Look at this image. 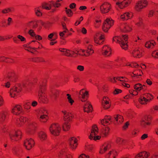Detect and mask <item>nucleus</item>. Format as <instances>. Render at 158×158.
I'll return each instance as SVG.
<instances>
[{
  "label": "nucleus",
  "mask_w": 158,
  "mask_h": 158,
  "mask_svg": "<svg viewBox=\"0 0 158 158\" xmlns=\"http://www.w3.org/2000/svg\"><path fill=\"white\" fill-rule=\"evenodd\" d=\"M116 77H114L113 79H112L111 78H109V80L110 81H111V82H112L113 83H116V80H117L116 79Z\"/></svg>",
  "instance_id": "nucleus-56"
},
{
  "label": "nucleus",
  "mask_w": 158,
  "mask_h": 158,
  "mask_svg": "<svg viewBox=\"0 0 158 158\" xmlns=\"http://www.w3.org/2000/svg\"><path fill=\"white\" fill-rule=\"evenodd\" d=\"M114 119L118 123V122L120 123L122 122L123 121V118L122 116L119 115H117L114 117Z\"/></svg>",
  "instance_id": "nucleus-40"
},
{
  "label": "nucleus",
  "mask_w": 158,
  "mask_h": 158,
  "mask_svg": "<svg viewBox=\"0 0 158 158\" xmlns=\"http://www.w3.org/2000/svg\"><path fill=\"white\" fill-rule=\"evenodd\" d=\"M78 158H89V156L84 154H82L79 156Z\"/></svg>",
  "instance_id": "nucleus-55"
},
{
  "label": "nucleus",
  "mask_w": 158,
  "mask_h": 158,
  "mask_svg": "<svg viewBox=\"0 0 158 158\" xmlns=\"http://www.w3.org/2000/svg\"><path fill=\"white\" fill-rule=\"evenodd\" d=\"M146 82L149 85H151L152 84V82L149 79H147L146 80Z\"/></svg>",
  "instance_id": "nucleus-63"
},
{
  "label": "nucleus",
  "mask_w": 158,
  "mask_h": 158,
  "mask_svg": "<svg viewBox=\"0 0 158 158\" xmlns=\"http://www.w3.org/2000/svg\"><path fill=\"white\" fill-rule=\"evenodd\" d=\"M64 114V119L65 121L64 125H63L62 127L64 131H66L68 130L70 128V125L68 122L71 120L72 118V115L71 113L67 112L66 111H63Z\"/></svg>",
  "instance_id": "nucleus-3"
},
{
  "label": "nucleus",
  "mask_w": 158,
  "mask_h": 158,
  "mask_svg": "<svg viewBox=\"0 0 158 158\" xmlns=\"http://www.w3.org/2000/svg\"><path fill=\"white\" fill-rule=\"evenodd\" d=\"M152 117L151 115L145 117L141 122V126L144 128L148 129V126L150 124L149 121L152 119Z\"/></svg>",
  "instance_id": "nucleus-11"
},
{
  "label": "nucleus",
  "mask_w": 158,
  "mask_h": 158,
  "mask_svg": "<svg viewBox=\"0 0 158 158\" xmlns=\"http://www.w3.org/2000/svg\"><path fill=\"white\" fill-rule=\"evenodd\" d=\"M76 139L74 137L70 138L69 140L70 148L72 150L75 149L77 146Z\"/></svg>",
  "instance_id": "nucleus-22"
},
{
  "label": "nucleus",
  "mask_w": 158,
  "mask_h": 158,
  "mask_svg": "<svg viewBox=\"0 0 158 158\" xmlns=\"http://www.w3.org/2000/svg\"><path fill=\"white\" fill-rule=\"evenodd\" d=\"M81 31L83 34H86L87 32V30L85 28L83 27L82 28Z\"/></svg>",
  "instance_id": "nucleus-64"
},
{
  "label": "nucleus",
  "mask_w": 158,
  "mask_h": 158,
  "mask_svg": "<svg viewBox=\"0 0 158 158\" xmlns=\"http://www.w3.org/2000/svg\"><path fill=\"white\" fill-rule=\"evenodd\" d=\"M15 80L14 74L13 73H9L7 76L4 79H3V81H14Z\"/></svg>",
  "instance_id": "nucleus-29"
},
{
  "label": "nucleus",
  "mask_w": 158,
  "mask_h": 158,
  "mask_svg": "<svg viewBox=\"0 0 158 158\" xmlns=\"http://www.w3.org/2000/svg\"><path fill=\"white\" fill-rule=\"evenodd\" d=\"M8 133L11 140L17 141L21 138V132L19 130L8 132Z\"/></svg>",
  "instance_id": "nucleus-6"
},
{
  "label": "nucleus",
  "mask_w": 158,
  "mask_h": 158,
  "mask_svg": "<svg viewBox=\"0 0 158 158\" xmlns=\"http://www.w3.org/2000/svg\"><path fill=\"white\" fill-rule=\"evenodd\" d=\"M60 4L57 2H55L52 1L48 2H45L42 4V8L45 9L47 10H49L51 9L52 6L55 7H58Z\"/></svg>",
  "instance_id": "nucleus-8"
},
{
  "label": "nucleus",
  "mask_w": 158,
  "mask_h": 158,
  "mask_svg": "<svg viewBox=\"0 0 158 158\" xmlns=\"http://www.w3.org/2000/svg\"><path fill=\"white\" fill-rule=\"evenodd\" d=\"M100 9L102 13H106L110 10V5L107 2H105L100 6Z\"/></svg>",
  "instance_id": "nucleus-12"
},
{
  "label": "nucleus",
  "mask_w": 158,
  "mask_h": 158,
  "mask_svg": "<svg viewBox=\"0 0 158 158\" xmlns=\"http://www.w3.org/2000/svg\"><path fill=\"white\" fill-rule=\"evenodd\" d=\"M153 57L158 58V50L153 52L152 54Z\"/></svg>",
  "instance_id": "nucleus-52"
},
{
  "label": "nucleus",
  "mask_w": 158,
  "mask_h": 158,
  "mask_svg": "<svg viewBox=\"0 0 158 158\" xmlns=\"http://www.w3.org/2000/svg\"><path fill=\"white\" fill-rule=\"evenodd\" d=\"M92 45H89L87 47V49L86 50V53L87 54H85L84 53L83 55L85 56H87L89 55H90L94 53V50L92 49Z\"/></svg>",
  "instance_id": "nucleus-32"
},
{
  "label": "nucleus",
  "mask_w": 158,
  "mask_h": 158,
  "mask_svg": "<svg viewBox=\"0 0 158 158\" xmlns=\"http://www.w3.org/2000/svg\"><path fill=\"white\" fill-rule=\"evenodd\" d=\"M123 31L124 32H128L130 31L131 29V25L128 23H126L123 26Z\"/></svg>",
  "instance_id": "nucleus-34"
},
{
  "label": "nucleus",
  "mask_w": 158,
  "mask_h": 158,
  "mask_svg": "<svg viewBox=\"0 0 158 158\" xmlns=\"http://www.w3.org/2000/svg\"><path fill=\"white\" fill-rule=\"evenodd\" d=\"M6 113L5 112L0 113V121H2L4 120L6 117Z\"/></svg>",
  "instance_id": "nucleus-45"
},
{
  "label": "nucleus",
  "mask_w": 158,
  "mask_h": 158,
  "mask_svg": "<svg viewBox=\"0 0 158 158\" xmlns=\"http://www.w3.org/2000/svg\"><path fill=\"white\" fill-rule=\"evenodd\" d=\"M61 127L58 123H54L49 127L51 133L54 135H58L61 130Z\"/></svg>",
  "instance_id": "nucleus-4"
},
{
  "label": "nucleus",
  "mask_w": 158,
  "mask_h": 158,
  "mask_svg": "<svg viewBox=\"0 0 158 158\" xmlns=\"http://www.w3.org/2000/svg\"><path fill=\"white\" fill-rule=\"evenodd\" d=\"M37 26V24L36 22H30L28 23L26 27V29H27V27H28L30 28H35Z\"/></svg>",
  "instance_id": "nucleus-36"
},
{
  "label": "nucleus",
  "mask_w": 158,
  "mask_h": 158,
  "mask_svg": "<svg viewBox=\"0 0 158 158\" xmlns=\"http://www.w3.org/2000/svg\"><path fill=\"white\" fill-rule=\"evenodd\" d=\"M116 79L117 80L119 81H120L122 82V85L127 88H129L130 87V85L127 84L125 82L123 81H126V80H127V79L125 77H117Z\"/></svg>",
  "instance_id": "nucleus-26"
},
{
  "label": "nucleus",
  "mask_w": 158,
  "mask_h": 158,
  "mask_svg": "<svg viewBox=\"0 0 158 158\" xmlns=\"http://www.w3.org/2000/svg\"><path fill=\"white\" fill-rule=\"evenodd\" d=\"M149 97H152V95L150 94H146L141 97L139 99V102L141 104H146L147 102L149 101Z\"/></svg>",
  "instance_id": "nucleus-17"
},
{
  "label": "nucleus",
  "mask_w": 158,
  "mask_h": 158,
  "mask_svg": "<svg viewBox=\"0 0 158 158\" xmlns=\"http://www.w3.org/2000/svg\"><path fill=\"white\" fill-rule=\"evenodd\" d=\"M98 133V129L97 127L94 125L93 126L91 133L89 136V138L91 139H94L95 140L100 139L101 137L99 136H96Z\"/></svg>",
  "instance_id": "nucleus-7"
},
{
  "label": "nucleus",
  "mask_w": 158,
  "mask_h": 158,
  "mask_svg": "<svg viewBox=\"0 0 158 158\" xmlns=\"http://www.w3.org/2000/svg\"><path fill=\"white\" fill-rule=\"evenodd\" d=\"M122 90L118 89H115L114 92V94H118L121 92Z\"/></svg>",
  "instance_id": "nucleus-54"
},
{
  "label": "nucleus",
  "mask_w": 158,
  "mask_h": 158,
  "mask_svg": "<svg viewBox=\"0 0 158 158\" xmlns=\"http://www.w3.org/2000/svg\"><path fill=\"white\" fill-rule=\"evenodd\" d=\"M30 83L29 82H24L22 85L19 87V88L17 87H14L11 89L10 92L11 97L12 98H15L18 93L21 91L22 89H28L30 86Z\"/></svg>",
  "instance_id": "nucleus-1"
},
{
  "label": "nucleus",
  "mask_w": 158,
  "mask_h": 158,
  "mask_svg": "<svg viewBox=\"0 0 158 158\" xmlns=\"http://www.w3.org/2000/svg\"><path fill=\"white\" fill-rule=\"evenodd\" d=\"M59 92V91L58 90H56L52 93L53 95L55 98H56L57 97Z\"/></svg>",
  "instance_id": "nucleus-53"
},
{
  "label": "nucleus",
  "mask_w": 158,
  "mask_h": 158,
  "mask_svg": "<svg viewBox=\"0 0 158 158\" xmlns=\"http://www.w3.org/2000/svg\"><path fill=\"white\" fill-rule=\"evenodd\" d=\"M66 95L67 96V99L68 100V102L71 105H72L74 102V101L72 99L71 95L69 94H67Z\"/></svg>",
  "instance_id": "nucleus-44"
},
{
  "label": "nucleus",
  "mask_w": 158,
  "mask_h": 158,
  "mask_svg": "<svg viewBox=\"0 0 158 158\" xmlns=\"http://www.w3.org/2000/svg\"><path fill=\"white\" fill-rule=\"evenodd\" d=\"M131 0H125L122 2H116V4L120 8H123L124 7L128 5L131 2Z\"/></svg>",
  "instance_id": "nucleus-21"
},
{
  "label": "nucleus",
  "mask_w": 158,
  "mask_h": 158,
  "mask_svg": "<svg viewBox=\"0 0 158 158\" xmlns=\"http://www.w3.org/2000/svg\"><path fill=\"white\" fill-rule=\"evenodd\" d=\"M76 6V5L75 3H72L70 5L69 7L71 9H73Z\"/></svg>",
  "instance_id": "nucleus-62"
},
{
  "label": "nucleus",
  "mask_w": 158,
  "mask_h": 158,
  "mask_svg": "<svg viewBox=\"0 0 158 158\" xmlns=\"http://www.w3.org/2000/svg\"><path fill=\"white\" fill-rule=\"evenodd\" d=\"M132 54L135 57L140 58L142 56V51L141 49L136 48L133 50Z\"/></svg>",
  "instance_id": "nucleus-23"
},
{
  "label": "nucleus",
  "mask_w": 158,
  "mask_h": 158,
  "mask_svg": "<svg viewBox=\"0 0 158 158\" xmlns=\"http://www.w3.org/2000/svg\"><path fill=\"white\" fill-rule=\"evenodd\" d=\"M40 57H36L33 59V61L36 62H40Z\"/></svg>",
  "instance_id": "nucleus-61"
},
{
  "label": "nucleus",
  "mask_w": 158,
  "mask_h": 158,
  "mask_svg": "<svg viewBox=\"0 0 158 158\" xmlns=\"http://www.w3.org/2000/svg\"><path fill=\"white\" fill-rule=\"evenodd\" d=\"M29 33L31 36L32 37H35L36 40H40L41 39V36L40 35L36 36L34 32L32 29H31L29 31Z\"/></svg>",
  "instance_id": "nucleus-35"
},
{
  "label": "nucleus",
  "mask_w": 158,
  "mask_h": 158,
  "mask_svg": "<svg viewBox=\"0 0 158 158\" xmlns=\"http://www.w3.org/2000/svg\"><path fill=\"white\" fill-rule=\"evenodd\" d=\"M133 14L132 13L126 12L121 15V18L123 20H127L130 19L132 17Z\"/></svg>",
  "instance_id": "nucleus-25"
},
{
  "label": "nucleus",
  "mask_w": 158,
  "mask_h": 158,
  "mask_svg": "<svg viewBox=\"0 0 158 158\" xmlns=\"http://www.w3.org/2000/svg\"><path fill=\"white\" fill-rule=\"evenodd\" d=\"M65 9L66 12L68 16L69 17L71 16L73 14V12L72 10L70 9H67V8H65Z\"/></svg>",
  "instance_id": "nucleus-51"
},
{
  "label": "nucleus",
  "mask_w": 158,
  "mask_h": 158,
  "mask_svg": "<svg viewBox=\"0 0 158 158\" xmlns=\"http://www.w3.org/2000/svg\"><path fill=\"white\" fill-rule=\"evenodd\" d=\"M104 38V35L102 34V32H98L96 33V35L94 37V42L96 44H101L103 42L104 40H102L101 42L100 41L103 40Z\"/></svg>",
  "instance_id": "nucleus-13"
},
{
  "label": "nucleus",
  "mask_w": 158,
  "mask_h": 158,
  "mask_svg": "<svg viewBox=\"0 0 158 158\" xmlns=\"http://www.w3.org/2000/svg\"><path fill=\"white\" fill-rule=\"evenodd\" d=\"M110 147L111 145L110 144L108 143L105 145L104 146L103 149L101 150V151L100 152V153H103L106 151L109 150V149L110 148Z\"/></svg>",
  "instance_id": "nucleus-41"
},
{
  "label": "nucleus",
  "mask_w": 158,
  "mask_h": 158,
  "mask_svg": "<svg viewBox=\"0 0 158 158\" xmlns=\"http://www.w3.org/2000/svg\"><path fill=\"white\" fill-rule=\"evenodd\" d=\"M13 153L16 155L19 156V148L18 147H13L12 148Z\"/></svg>",
  "instance_id": "nucleus-42"
},
{
  "label": "nucleus",
  "mask_w": 158,
  "mask_h": 158,
  "mask_svg": "<svg viewBox=\"0 0 158 158\" xmlns=\"http://www.w3.org/2000/svg\"><path fill=\"white\" fill-rule=\"evenodd\" d=\"M111 49L107 45L104 46L102 50V54L106 56H109L111 54Z\"/></svg>",
  "instance_id": "nucleus-19"
},
{
  "label": "nucleus",
  "mask_w": 158,
  "mask_h": 158,
  "mask_svg": "<svg viewBox=\"0 0 158 158\" xmlns=\"http://www.w3.org/2000/svg\"><path fill=\"white\" fill-rule=\"evenodd\" d=\"M114 21L110 18H107L104 21L102 26V29L104 31L106 32L112 25Z\"/></svg>",
  "instance_id": "nucleus-10"
},
{
  "label": "nucleus",
  "mask_w": 158,
  "mask_h": 158,
  "mask_svg": "<svg viewBox=\"0 0 158 158\" xmlns=\"http://www.w3.org/2000/svg\"><path fill=\"white\" fill-rule=\"evenodd\" d=\"M117 152L114 150L110 151L106 155V158H115Z\"/></svg>",
  "instance_id": "nucleus-28"
},
{
  "label": "nucleus",
  "mask_w": 158,
  "mask_h": 158,
  "mask_svg": "<svg viewBox=\"0 0 158 158\" xmlns=\"http://www.w3.org/2000/svg\"><path fill=\"white\" fill-rule=\"evenodd\" d=\"M143 86L144 87L145 85L142 86L141 84L138 83L134 85V88L136 91H140L141 89H143Z\"/></svg>",
  "instance_id": "nucleus-38"
},
{
  "label": "nucleus",
  "mask_w": 158,
  "mask_h": 158,
  "mask_svg": "<svg viewBox=\"0 0 158 158\" xmlns=\"http://www.w3.org/2000/svg\"><path fill=\"white\" fill-rule=\"evenodd\" d=\"M78 97L82 102H85L89 96V92L84 89H81L78 93Z\"/></svg>",
  "instance_id": "nucleus-9"
},
{
  "label": "nucleus",
  "mask_w": 158,
  "mask_h": 158,
  "mask_svg": "<svg viewBox=\"0 0 158 158\" xmlns=\"http://www.w3.org/2000/svg\"><path fill=\"white\" fill-rule=\"evenodd\" d=\"M31 103L29 102H26L25 103L24 106L25 109H29L31 108Z\"/></svg>",
  "instance_id": "nucleus-46"
},
{
  "label": "nucleus",
  "mask_w": 158,
  "mask_h": 158,
  "mask_svg": "<svg viewBox=\"0 0 158 158\" xmlns=\"http://www.w3.org/2000/svg\"><path fill=\"white\" fill-rule=\"evenodd\" d=\"M109 130V128L108 127H106L105 129L103 128V129L102 131V133L106 136Z\"/></svg>",
  "instance_id": "nucleus-49"
},
{
  "label": "nucleus",
  "mask_w": 158,
  "mask_h": 158,
  "mask_svg": "<svg viewBox=\"0 0 158 158\" xmlns=\"http://www.w3.org/2000/svg\"><path fill=\"white\" fill-rule=\"evenodd\" d=\"M148 154L145 152H141L135 156V158H147Z\"/></svg>",
  "instance_id": "nucleus-30"
},
{
  "label": "nucleus",
  "mask_w": 158,
  "mask_h": 158,
  "mask_svg": "<svg viewBox=\"0 0 158 158\" xmlns=\"http://www.w3.org/2000/svg\"><path fill=\"white\" fill-rule=\"evenodd\" d=\"M58 156L59 158H61V157H64L65 158H72V156L71 155L64 150H62L60 152V154L58 155Z\"/></svg>",
  "instance_id": "nucleus-27"
},
{
  "label": "nucleus",
  "mask_w": 158,
  "mask_h": 158,
  "mask_svg": "<svg viewBox=\"0 0 158 158\" xmlns=\"http://www.w3.org/2000/svg\"><path fill=\"white\" fill-rule=\"evenodd\" d=\"M47 113V111L44 108H42L39 110L38 117L41 122H45L47 120L48 117L46 114Z\"/></svg>",
  "instance_id": "nucleus-5"
},
{
  "label": "nucleus",
  "mask_w": 158,
  "mask_h": 158,
  "mask_svg": "<svg viewBox=\"0 0 158 158\" xmlns=\"http://www.w3.org/2000/svg\"><path fill=\"white\" fill-rule=\"evenodd\" d=\"M116 142L118 146L120 147L126 144L125 142L123 139L119 138H117Z\"/></svg>",
  "instance_id": "nucleus-33"
},
{
  "label": "nucleus",
  "mask_w": 158,
  "mask_h": 158,
  "mask_svg": "<svg viewBox=\"0 0 158 158\" xmlns=\"http://www.w3.org/2000/svg\"><path fill=\"white\" fill-rule=\"evenodd\" d=\"M77 69L80 71H83L84 70V67L81 65H78L77 67Z\"/></svg>",
  "instance_id": "nucleus-57"
},
{
  "label": "nucleus",
  "mask_w": 158,
  "mask_h": 158,
  "mask_svg": "<svg viewBox=\"0 0 158 158\" xmlns=\"http://www.w3.org/2000/svg\"><path fill=\"white\" fill-rule=\"evenodd\" d=\"M35 123L32 121L30 122L29 124V129H31L35 127Z\"/></svg>",
  "instance_id": "nucleus-48"
},
{
  "label": "nucleus",
  "mask_w": 158,
  "mask_h": 158,
  "mask_svg": "<svg viewBox=\"0 0 158 158\" xmlns=\"http://www.w3.org/2000/svg\"><path fill=\"white\" fill-rule=\"evenodd\" d=\"M154 42L152 40L151 41H148L145 44V46L148 48H152L154 45Z\"/></svg>",
  "instance_id": "nucleus-37"
},
{
  "label": "nucleus",
  "mask_w": 158,
  "mask_h": 158,
  "mask_svg": "<svg viewBox=\"0 0 158 158\" xmlns=\"http://www.w3.org/2000/svg\"><path fill=\"white\" fill-rule=\"evenodd\" d=\"M34 144V141L32 139H27L24 142V145L27 150H29L32 147Z\"/></svg>",
  "instance_id": "nucleus-16"
},
{
  "label": "nucleus",
  "mask_w": 158,
  "mask_h": 158,
  "mask_svg": "<svg viewBox=\"0 0 158 158\" xmlns=\"http://www.w3.org/2000/svg\"><path fill=\"white\" fill-rule=\"evenodd\" d=\"M8 10V12H12L14 10V9L13 7H11L10 8H8L7 9Z\"/></svg>",
  "instance_id": "nucleus-59"
},
{
  "label": "nucleus",
  "mask_w": 158,
  "mask_h": 158,
  "mask_svg": "<svg viewBox=\"0 0 158 158\" xmlns=\"http://www.w3.org/2000/svg\"><path fill=\"white\" fill-rule=\"evenodd\" d=\"M22 109L20 105H16L12 109V112L16 115H18L22 112Z\"/></svg>",
  "instance_id": "nucleus-24"
},
{
  "label": "nucleus",
  "mask_w": 158,
  "mask_h": 158,
  "mask_svg": "<svg viewBox=\"0 0 158 158\" xmlns=\"http://www.w3.org/2000/svg\"><path fill=\"white\" fill-rule=\"evenodd\" d=\"M26 118H24L23 117H20L17 120V123L20 125H21L24 123L26 121Z\"/></svg>",
  "instance_id": "nucleus-39"
},
{
  "label": "nucleus",
  "mask_w": 158,
  "mask_h": 158,
  "mask_svg": "<svg viewBox=\"0 0 158 158\" xmlns=\"http://www.w3.org/2000/svg\"><path fill=\"white\" fill-rule=\"evenodd\" d=\"M18 39H19L22 41H23L25 40V38L20 35H18Z\"/></svg>",
  "instance_id": "nucleus-58"
},
{
  "label": "nucleus",
  "mask_w": 158,
  "mask_h": 158,
  "mask_svg": "<svg viewBox=\"0 0 158 158\" xmlns=\"http://www.w3.org/2000/svg\"><path fill=\"white\" fill-rule=\"evenodd\" d=\"M102 106L105 109L109 108L110 106V104L109 102V98L106 97H104L102 101Z\"/></svg>",
  "instance_id": "nucleus-20"
},
{
  "label": "nucleus",
  "mask_w": 158,
  "mask_h": 158,
  "mask_svg": "<svg viewBox=\"0 0 158 158\" xmlns=\"http://www.w3.org/2000/svg\"><path fill=\"white\" fill-rule=\"evenodd\" d=\"M44 85H40L39 87V90L38 92L39 98L41 101L44 102L46 100V97L44 95L43 90H44Z\"/></svg>",
  "instance_id": "nucleus-15"
},
{
  "label": "nucleus",
  "mask_w": 158,
  "mask_h": 158,
  "mask_svg": "<svg viewBox=\"0 0 158 158\" xmlns=\"http://www.w3.org/2000/svg\"><path fill=\"white\" fill-rule=\"evenodd\" d=\"M65 9L66 12L68 16L69 17L71 16L73 14V12L72 10L70 9H67V8H65Z\"/></svg>",
  "instance_id": "nucleus-50"
},
{
  "label": "nucleus",
  "mask_w": 158,
  "mask_h": 158,
  "mask_svg": "<svg viewBox=\"0 0 158 158\" xmlns=\"http://www.w3.org/2000/svg\"><path fill=\"white\" fill-rule=\"evenodd\" d=\"M101 124L104 126L108 125L110 124L109 121L105 119H103L101 121Z\"/></svg>",
  "instance_id": "nucleus-47"
},
{
  "label": "nucleus",
  "mask_w": 158,
  "mask_h": 158,
  "mask_svg": "<svg viewBox=\"0 0 158 158\" xmlns=\"http://www.w3.org/2000/svg\"><path fill=\"white\" fill-rule=\"evenodd\" d=\"M37 103H38L37 102L34 101L32 102L31 105L35 107L37 105Z\"/></svg>",
  "instance_id": "nucleus-60"
},
{
  "label": "nucleus",
  "mask_w": 158,
  "mask_h": 158,
  "mask_svg": "<svg viewBox=\"0 0 158 158\" xmlns=\"http://www.w3.org/2000/svg\"><path fill=\"white\" fill-rule=\"evenodd\" d=\"M84 102L85 103L83 105V107L84 111L88 113L91 112L92 107L90 103L87 100L85 102Z\"/></svg>",
  "instance_id": "nucleus-18"
},
{
  "label": "nucleus",
  "mask_w": 158,
  "mask_h": 158,
  "mask_svg": "<svg viewBox=\"0 0 158 158\" xmlns=\"http://www.w3.org/2000/svg\"><path fill=\"white\" fill-rule=\"evenodd\" d=\"M127 39V35H123L121 37L118 36L114 37L113 38V41L116 42L118 43L123 49L126 50L128 48Z\"/></svg>",
  "instance_id": "nucleus-2"
},
{
  "label": "nucleus",
  "mask_w": 158,
  "mask_h": 158,
  "mask_svg": "<svg viewBox=\"0 0 158 158\" xmlns=\"http://www.w3.org/2000/svg\"><path fill=\"white\" fill-rule=\"evenodd\" d=\"M35 13L36 15L38 16H41L42 15V13L41 12L40 7H38L35 9Z\"/></svg>",
  "instance_id": "nucleus-43"
},
{
  "label": "nucleus",
  "mask_w": 158,
  "mask_h": 158,
  "mask_svg": "<svg viewBox=\"0 0 158 158\" xmlns=\"http://www.w3.org/2000/svg\"><path fill=\"white\" fill-rule=\"evenodd\" d=\"M39 137L41 141L46 140L47 138V135L46 133L43 131H41L39 133Z\"/></svg>",
  "instance_id": "nucleus-31"
},
{
  "label": "nucleus",
  "mask_w": 158,
  "mask_h": 158,
  "mask_svg": "<svg viewBox=\"0 0 158 158\" xmlns=\"http://www.w3.org/2000/svg\"><path fill=\"white\" fill-rule=\"evenodd\" d=\"M148 4V2L146 0H143L139 1L137 3L135 6L136 10L140 11L142 9L145 7Z\"/></svg>",
  "instance_id": "nucleus-14"
}]
</instances>
